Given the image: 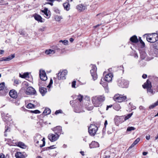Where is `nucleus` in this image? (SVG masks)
I'll return each instance as SVG.
<instances>
[{
  "instance_id": "f257e3e1",
  "label": "nucleus",
  "mask_w": 158,
  "mask_h": 158,
  "mask_svg": "<svg viewBox=\"0 0 158 158\" xmlns=\"http://www.w3.org/2000/svg\"><path fill=\"white\" fill-rule=\"evenodd\" d=\"M105 98L104 95L96 96L93 97L91 99L94 106L98 107L102 105V103L105 100Z\"/></svg>"
},
{
  "instance_id": "f03ea898",
  "label": "nucleus",
  "mask_w": 158,
  "mask_h": 158,
  "mask_svg": "<svg viewBox=\"0 0 158 158\" xmlns=\"http://www.w3.org/2000/svg\"><path fill=\"white\" fill-rule=\"evenodd\" d=\"M146 39L148 41L151 43H154L158 40V34L155 33L149 34L147 37Z\"/></svg>"
},
{
  "instance_id": "7ed1b4c3",
  "label": "nucleus",
  "mask_w": 158,
  "mask_h": 158,
  "mask_svg": "<svg viewBox=\"0 0 158 158\" xmlns=\"http://www.w3.org/2000/svg\"><path fill=\"white\" fill-rule=\"evenodd\" d=\"M143 87L144 89H147L148 92L150 93L151 95H153L155 93L153 91L151 88L152 86L151 82L149 80H147L146 82L143 85Z\"/></svg>"
},
{
  "instance_id": "20e7f679",
  "label": "nucleus",
  "mask_w": 158,
  "mask_h": 158,
  "mask_svg": "<svg viewBox=\"0 0 158 158\" xmlns=\"http://www.w3.org/2000/svg\"><path fill=\"white\" fill-rule=\"evenodd\" d=\"M118 84L120 87L127 88L128 86V83L127 80L121 78L118 80Z\"/></svg>"
},
{
  "instance_id": "39448f33",
  "label": "nucleus",
  "mask_w": 158,
  "mask_h": 158,
  "mask_svg": "<svg viewBox=\"0 0 158 158\" xmlns=\"http://www.w3.org/2000/svg\"><path fill=\"white\" fill-rule=\"evenodd\" d=\"M98 127L95 125H91L88 128V132L91 136H94L98 130Z\"/></svg>"
},
{
  "instance_id": "423d86ee",
  "label": "nucleus",
  "mask_w": 158,
  "mask_h": 158,
  "mask_svg": "<svg viewBox=\"0 0 158 158\" xmlns=\"http://www.w3.org/2000/svg\"><path fill=\"white\" fill-rule=\"evenodd\" d=\"M127 98L126 96H123L122 95L117 94L114 95L113 99L116 102H121L125 101Z\"/></svg>"
},
{
  "instance_id": "0eeeda50",
  "label": "nucleus",
  "mask_w": 158,
  "mask_h": 158,
  "mask_svg": "<svg viewBox=\"0 0 158 158\" xmlns=\"http://www.w3.org/2000/svg\"><path fill=\"white\" fill-rule=\"evenodd\" d=\"M60 135L58 134L50 133L48 136V139L51 142H53L56 141L59 138Z\"/></svg>"
},
{
  "instance_id": "6e6552de",
  "label": "nucleus",
  "mask_w": 158,
  "mask_h": 158,
  "mask_svg": "<svg viewBox=\"0 0 158 158\" xmlns=\"http://www.w3.org/2000/svg\"><path fill=\"white\" fill-rule=\"evenodd\" d=\"M67 71L66 70H64L61 72H60L58 73L57 77L59 80H64L65 79V76L67 74Z\"/></svg>"
},
{
  "instance_id": "1a4fd4ad",
  "label": "nucleus",
  "mask_w": 158,
  "mask_h": 158,
  "mask_svg": "<svg viewBox=\"0 0 158 158\" xmlns=\"http://www.w3.org/2000/svg\"><path fill=\"white\" fill-rule=\"evenodd\" d=\"M97 67L95 65H92V69L90 70V73L94 80H96L97 78L96 73Z\"/></svg>"
},
{
  "instance_id": "9d476101",
  "label": "nucleus",
  "mask_w": 158,
  "mask_h": 158,
  "mask_svg": "<svg viewBox=\"0 0 158 158\" xmlns=\"http://www.w3.org/2000/svg\"><path fill=\"white\" fill-rule=\"evenodd\" d=\"M40 76L41 80L42 81H45L47 79L46 73L44 70H40Z\"/></svg>"
},
{
  "instance_id": "9b49d317",
  "label": "nucleus",
  "mask_w": 158,
  "mask_h": 158,
  "mask_svg": "<svg viewBox=\"0 0 158 158\" xmlns=\"http://www.w3.org/2000/svg\"><path fill=\"white\" fill-rule=\"evenodd\" d=\"M41 139V135L39 134H36L34 137V142L35 143V145L36 146L39 147L40 145L39 144V140Z\"/></svg>"
},
{
  "instance_id": "f8f14e48",
  "label": "nucleus",
  "mask_w": 158,
  "mask_h": 158,
  "mask_svg": "<svg viewBox=\"0 0 158 158\" xmlns=\"http://www.w3.org/2000/svg\"><path fill=\"white\" fill-rule=\"evenodd\" d=\"M3 119L4 121L6 122V123L12 124V123L13 122L11 116L8 114H6Z\"/></svg>"
},
{
  "instance_id": "ddd939ff",
  "label": "nucleus",
  "mask_w": 158,
  "mask_h": 158,
  "mask_svg": "<svg viewBox=\"0 0 158 158\" xmlns=\"http://www.w3.org/2000/svg\"><path fill=\"white\" fill-rule=\"evenodd\" d=\"M9 95L12 98L15 99L17 97V93L14 90L12 89L10 91L9 93Z\"/></svg>"
},
{
  "instance_id": "4468645a",
  "label": "nucleus",
  "mask_w": 158,
  "mask_h": 158,
  "mask_svg": "<svg viewBox=\"0 0 158 158\" xmlns=\"http://www.w3.org/2000/svg\"><path fill=\"white\" fill-rule=\"evenodd\" d=\"M53 131L56 134H61L62 132V127L60 126H56L53 129Z\"/></svg>"
},
{
  "instance_id": "2eb2a0df",
  "label": "nucleus",
  "mask_w": 158,
  "mask_h": 158,
  "mask_svg": "<svg viewBox=\"0 0 158 158\" xmlns=\"http://www.w3.org/2000/svg\"><path fill=\"white\" fill-rule=\"evenodd\" d=\"M27 92L31 94H35L36 91L34 88L32 87H29L27 89Z\"/></svg>"
},
{
  "instance_id": "dca6fc26",
  "label": "nucleus",
  "mask_w": 158,
  "mask_h": 158,
  "mask_svg": "<svg viewBox=\"0 0 158 158\" xmlns=\"http://www.w3.org/2000/svg\"><path fill=\"white\" fill-rule=\"evenodd\" d=\"M5 87V83L4 82H2L0 84V91L3 92L4 91L5 93H7L8 91L9 90L6 88V89H4V88Z\"/></svg>"
},
{
  "instance_id": "f3484780",
  "label": "nucleus",
  "mask_w": 158,
  "mask_h": 158,
  "mask_svg": "<svg viewBox=\"0 0 158 158\" xmlns=\"http://www.w3.org/2000/svg\"><path fill=\"white\" fill-rule=\"evenodd\" d=\"M112 77L113 76L111 73L108 74L106 75L105 80V81L107 82L110 81L112 80Z\"/></svg>"
},
{
  "instance_id": "a211bd4d",
  "label": "nucleus",
  "mask_w": 158,
  "mask_h": 158,
  "mask_svg": "<svg viewBox=\"0 0 158 158\" xmlns=\"http://www.w3.org/2000/svg\"><path fill=\"white\" fill-rule=\"evenodd\" d=\"M39 91L43 96L47 92V89L44 87H40Z\"/></svg>"
},
{
  "instance_id": "6ab92c4d",
  "label": "nucleus",
  "mask_w": 158,
  "mask_h": 158,
  "mask_svg": "<svg viewBox=\"0 0 158 158\" xmlns=\"http://www.w3.org/2000/svg\"><path fill=\"white\" fill-rule=\"evenodd\" d=\"M89 147L91 148H92L99 147V144L97 142L94 141H92L91 143L89 144Z\"/></svg>"
},
{
  "instance_id": "aec40b11",
  "label": "nucleus",
  "mask_w": 158,
  "mask_h": 158,
  "mask_svg": "<svg viewBox=\"0 0 158 158\" xmlns=\"http://www.w3.org/2000/svg\"><path fill=\"white\" fill-rule=\"evenodd\" d=\"M64 9L67 11H69L70 9V5L69 2H66L63 4Z\"/></svg>"
},
{
  "instance_id": "412c9836",
  "label": "nucleus",
  "mask_w": 158,
  "mask_h": 158,
  "mask_svg": "<svg viewBox=\"0 0 158 158\" xmlns=\"http://www.w3.org/2000/svg\"><path fill=\"white\" fill-rule=\"evenodd\" d=\"M130 41L134 43H136L139 41L137 37L135 35H134L131 37L130 38Z\"/></svg>"
},
{
  "instance_id": "4be33fe9",
  "label": "nucleus",
  "mask_w": 158,
  "mask_h": 158,
  "mask_svg": "<svg viewBox=\"0 0 158 158\" xmlns=\"http://www.w3.org/2000/svg\"><path fill=\"white\" fill-rule=\"evenodd\" d=\"M77 7V10L80 11H82L86 9V6L81 4L78 5Z\"/></svg>"
},
{
  "instance_id": "5701e85b",
  "label": "nucleus",
  "mask_w": 158,
  "mask_h": 158,
  "mask_svg": "<svg viewBox=\"0 0 158 158\" xmlns=\"http://www.w3.org/2000/svg\"><path fill=\"white\" fill-rule=\"evenodd\" d=\"M16 144L18 146L21 148L25 149L27 148V146L25 144L21 142H17Z\"/></svg>"
},
{
  "instance_id": "b1692460",
  "label": "nucleus",
  "mask_w": 158,
  "mask_h": 158,
  "mask_svg": "<svg viewBox=\"0 0 158 158\" xmlns=\"http://www.w3.org/2000/svg\"><path fill=\"white\" fill-rule=\"evenodd\" d=\"M15 156L16 158H25V156L20 152H17L15 154Z\"/></svg>"
},
{
  "instance_id": "393cba45",
  "label": "nucleus",
  "mask_w": 158,
  "mask_h": 158,
  "mask_svg": "<svg viewBox=\"0 0 158 158\" xmlns=\"http://www.w3.org/2000/svg\"><path fill=\"white\" fill-rule=\"evenodd\" d=\"M51 112V110L49 108H46L43 112L42 114L43 115H46L50 114Z\"/></svg>"
},
{
  "instance_id": "a878e982",
  "label": "nucleus",
  "mask_w": 158,
  "mask_h": 158,
  "mask_svg": "<svg viewBox=\"0 0 158 158\" xmlns=\"http://www.w3.org/2000/svg\"><path fill=\"white\" fill-rule=\"evenodd\" d=\"M9 124L10 123H6V125L5 131V133L10 131L11 124Z\"/></svg>"
},
{
  "instance_id": "bb28decb",
  "label": "nucleus",
  "mask_w": 158,
  "mask_h": 158,
  "mask_svg": "<svg viewBox=\"0 0 158 158\" xmlns=\"http://www.w3.org/2000/svg\"><path fill=\"white\" fill-rule=\"evenodd\" d=\"M34 17L35 20L40 22H43L42 20V18L40 15H36L34 16Z\"/></svg>"
},
{
  "instance_id": "cd10ccee",
  "label": "nucleus",
  "mask_w": 158,
  "mask_h": 158,
  "mask_svg": "<svg viewBox=\"0 0 158 158\" xmlns=\"http://www.w3.org/2000/svg\"><path fill=\"white\" fill-rule=\"evenodd\" d=\"M15 57V55L14 54H11V55L7 57H6V59L4 60L5 61H9Z\"/></svg>"
},
{
  "instance_id": "c85d7f7f",
  "label": "nucleus",
  "mask_w": 158,
  "mask_h": 158,
  "mask_svg": "<svg viewBox=\"0 0 158 158\" xmlns=\"http://www.w3.org/2000/svg\"><path fill=\"white\" fill-rule=\"evenodd\" d=\"M113 108L115 110L118 111L121 109V107L119 104H116L114 105Z\"/></svg>"
},
{
  "instance_id": "c756f323",
  "label": "nucleus",
  "mask_w": 158,
  "mask_h": 158,
  "mask_svg": "<svg viewBox=\"0 0 158 158\" xmlns=\"http://www.w3.org/2000/svg\"><path fill=\"white\" fill-rule=\"evenodd\" d=\"M19 76L22 78H25L29 77V73H24L23 74H20Z\"/></svg>"
},
{
  "instance_id": "7c9ffc66",
  "label": "nucleus",
  "mask_w": 158,
  "mask_h": 158,
  "mask_svg": "<svg viewBox=\"0 0 158 158\" xmlns=\"http://www.w3.org/2000/svg\"><path fill=\"white\" fill-rule=\"evenodd\" d=\"M158 105V101H156V102H155L154 103L151 105L149 107V108L150 109H152Z\"/></svg>"
},
{
  "instance_id": "2f4dec72",
  "label": "nucleus",
  "mask_w": 158,
  "mask_h": 158,
  "mask_svg": "<svg viewBox=\"0 0 158 158\" xmlns=\"http://www.w3.org/2000/svg\"><path fill=\"white\" fill-rule=\"evenodd\" d=\"M74 111L76 113H80L84 111L81 109L79 108L78 107H77L75 108Z\"/></svg>"
},
{
  "instance_id": "473e14b6",
  "label": "nucleus",
  "mask_w": 158,
  "mask_h": 158,
  "mask_svg": "<svg viewBox=\"0 0 158 158\" xmlns=\"http://www.w3.org/2000/svg\"><path fill=\"white\" fill-rule=\"evenodd\" d=\"M48 9L47 8H45L44 10L41 11L47 17L48 16Z\"/></svg>"
},
{
  "instance_id": "72a5a7b5",
  "label": "nucleus",
  "mask_w": 158,
  "mask_h": 158,
  "mask_svg": "<svg viewBox=\"0 0 158 158\" xmlns=\"http://www.w3.org/2000/svg\"><path fill=\"white\" fill-rule=\"evenodd\" d=\"M146 56V54L145 52H142L140 53V57L142 59H144Z\"/></svg>"
},
{
  "instance_id": "f704fd0d",
  "label": "nucleus",
  "mask_w": 158,
  "mask_h": 158,
  "mask_svg": "<svg viewBox=\"0 0 158 158\" xmlns=\"http://www.w3.org/2000/svg\"><path fill=\"white\" fill-rule=\"evenodd\" d=\"M135 129V128L134 127H128L127 128V131H132L134 130Z\"/></svg>"
},
{
  "instance_id": "c9c22d12",
  "label": "nucleus",
  "mask_w": 158,
  "mask_h": 158,
  "mask_svg": "<svg viewBox=\"0 0 158 158\" xmlns=\"http://www.w3.org/2000/svg\"><path fill=\"white\" fill-rule=\"evenodd\" d=\"M133 114V113L129 114L126 116L124 118V121H126L127 120L130 118Z\"/></svg>"
},
{
  "instance_id": "e433bc0d",
  "label": "nucleus",
  "mask_w": 158,
  "mask_h": 158,
  "mask_svg": "<svg viewBox=\"0 0 158 158\" xmlns=\"http://www.w3.org/2000/svg\"><path fill=\"white\" fill-rule=\"evenodd\" d=\"M52 53H54V51L51 49L46 50L45 52V53L47 55H49Z\"/></svg>"
},
{
  "instance_id": "4c0bfd02",
  "label": "nucleus",
  "mask_w": 158,
  "mask_h": 158,
  "mask_svg": "<svg viewBox=\"0 0 158 158\" xmlns=\"http://www.w3.org/2000/svg\"><path fill=\"white\" fill-rule=\"evenodd\" d=\"M35 105L31 103L28 104L27 106V107L28 108H32L35 107Z\"/></svg>"
},
{
  "instance_id": "58836bf2",
  "label": "nucleus",
  "mask_w": 158,
  "mask_h": 158,
  "mask_svg": "<svg viewBox=\"0 0 158 158\" xmlns=\"http://www.w3.org/2000/svg\"><path fill=\"white\" fill-rule=\"evenodd\" d=\"M62 17L61 16H59L56 15L55 16V19L56 21H59L61 19H62Z\"/></svg>"
},
{
  "instance_id": "ea45409f",
  "label": "nucleus",
  "mask_w": 158,
  "mask_h": 158,
  "mask_svg": "<svg viewBox=\"0 0 158 158\" xmlns=\"http://www.w3.org/2000/svg\"><path fill=\"white\" fill-rule=\"evenodd\" d=\"M152 79H153V81L155 83H156L157 84H158V77H153L152 78Z\"/></svg>"
},
{
  "instance_id": "a19ab883",
  "label": "nucleus",
  "mask_w": 158,
  "mask_h": 158,
  "mask_svg": "<svg viewBox=\"0 0 158 158\" xmlns=\"http://www.w3.org/2000/svg\"><path fill=\"white\" fill-rule=\"evenodd\" d=\"M44 138H43L42 139H41V140H40L41 142L42 141H43V143L42 145H40L39 147H40V148H42L45 145V142L44 140Z\"/></svg>"
},
{
  "instance_id": "79ce46f5",
  "label": "nucleus",
  "mask_w": 158,
  "mask_h": 158,
  "mask_svg": "<svg viewBox=\"0 0 158 158\" xmlns=\"http://www.w3.org/2000/svg\"><path fill=\"white\" fill-rule=\"evenodd\" d=\"M19 32L20 35H22L24 36H26L27 35V34L25 33L23 30H21L20 31H19Z\"/></svg>"
},
{
  "instance_id": "37998d69",
  "label": "nucleus",
  "mask_w": 158,
  "mask_h": 158,
  "mask_svg": "<svg viewBox=\"0 0 158 158\" xmlns=\"http://www.w3.org/2000/svg\"><path fill=\"white\" fill-rule=\"evenodd\" d=\"M104 16V14L102 13H100L97 15V16H99V19H101L102 17H103Z\"/></svg>"
},
{
  "instance_id": "c03bdc74",
  "label": "nucleus",
  "mask_w": 158,
  "mask_h": 158,
  "mask_svg": "<svg viewBox=\"0 0 158 158\" xmlns=\"http://www.w3.org/2000/svg\"><path fill=\"white\" fill-rule=\"evenodd\" d=\"M129 107L131 106V107L130 108H131L132 110H134V109H136V107L135 106L133 105L131 103H129Z\"/></svg>"
},
{
  "instance_id": "a18cd8bd",
  "label": "nucleus",
  "mask_w": 158,
  "mask_h": 158,
  "mask_svg": "<svg viewBox=\"0 0 158 158\" xmlns=\"http://www.w3.org/2000/svg\"><path fill=\"white\" fill-rule=\"evenodd\" d=\"M82 98H83L82 96H81V95H79L78 96V98H77V99L80 101V102H81V101L82 100Z\"/></svg>"
},
{
  "instance_id": "49530a36",
  "label": "nucleus",
  "mask_w": 158,
  "mask_h": 158,
  "mask_svg": "<svg viewBox=\"0 0 158 158\" xmlns=\"http://www.w3.org/2000/svg\"><path fill=\"white\" fill-rule=\"evenodd\" d=\"M139 41L141 44H142V46L143 47H144L145 46V44L144 42L142 41V40L141 39V37H139Z\"/></svg>"
},
{
  "instance_id": "de8ad7c7",
  "label": "nucleus",
  "mask_w": 158,
  "mask_h": 158,
  "mask_svg": "<svg viewBox=\"0 0 158 158\" xmlns=\"http://www.w3.org/2000/svg\"><path fill=\"white\" fill-rule=\"evenodd\" d=\"M31 112L35 114H39L40 113V111L38 110H35L33 111H31Z\"/></svg>"
},
{
  "instance_id": "09e8293b",
  "label": "nucleus",
  "mask_w": 158,
  "mask_h": 158,
  "mask_svg": "<svg viewBox=\"0 0 158 158\" xmlns=\"http://www.w3.org/2000/svg\"><path fill=\"white\" fill-rule=\"evenodd\" d=\"M62 113V110H59L56 111L55 112V114L56 115L59 113Z\"/></svg>"
},
{
  "instance_id": "8fccbe9b",
  "label": "nucleus",
  "mask_w": 158,
  "mask_h": 158,
  "mask_svg": "<svg viewBox=\"0 0 158 158\" xmlns=\"http://www.w3.org/2000/svg\"><path fill=\"white\" fill-rule=\"evenodd\" d=\"M140 139L139 138H137L134 142V143L136 145L140 141Z\"/></svg>"
},
{
  "instance_id": "3c124183",
  "label": "nucleus",
  "mask_w": 158,
  "mask_h": 158,
  "mask_svg": "<svg viewBox=\"0 0 158 158\" xmlns=\"http://www.w3.org/2000/svg\"><path fill=\"white\" fill-rule=\"evenodd\" d=\"M68 41L67 40H64L63 41L62 43L64 45H66L68 44Z\"/></svg>"
},
{
  "instance_id": "603ef678",
  "label": "nucleus",
  "mask_w": 158,
  "mask_h": 158,
  "mask_svg": "<svg viewBox=\"0 0 158 158\" xmlns=\"http://www.w3.org/2000/svg\"><path fill=\"white\" fill-rule=\"evenodd\" d=\"M139 108L140 109V110H143L144 111L145 110V108L143 106H139Z\"/></svg>"
},
{
  "instance_id": "864d4df0",
  "label": "nucleus",
  "mask_w": 158,
  "mask_h": 158,
  "mask_svg": "<svg viewBox=\"0 0 158 158\" xmlns=\"http://www.w3.org/2000/svg\"><path fill=\"white\" fill-rule=\"evenodd\" d=\"M76 81H73L72 83V87L73 88H75Z\"/></svg>"
},
{
  "instance_id": "5fc2aeb1",
  "label": "nucleus",
  "mask_w": 158,
  "mask_h": 158,
  "mask_svg": "<svg viewBox=\"0 0 158 158\" xmlns=\"http://www.w3.org/2000/svg\"><path fill=\"white\" fill-rule=\"evenodd\" d=\"M39 86L40 87H41L42 86H44V85H43V82L41 81H39Z\"/></svg>"
},
{
  "instance_id": "6e6d98bb",
  "label": "nucleus",
  "mask_w": 158,
  "mask_h": 158,
  "mask_svg": "<svg viewBox=\"0 0 158 158\" xmlns=\"http://www.w3.org/2000/svg\"><path fill=\"white\" fill-rule=\"evenodd\" d=\"M54 11L55 12L58 14L60 13V12L59 10L57 8H55L54 9Z\"/></svg>"
},
{
  "instance_id": "4d7b16f0",
  "label": "nucleus",
  "mask_w": 158,
  "mask_h": 158,
  "mask_svg": "<svg viewBox=\"0 0 158 158\" xmlns=\"http://www.w3.org/2000/svg\"><path fill=\"white\" fill-rule=\"evenodd\" d=\"M154 47L156 49L158 50V43H157L155 44Z\"/></svg>"
},
{
  "instance_id": "13d9d810",
  "label": "nucleus",
  "mask_w": 158,
  "mask_h": 158,
  "mask_svg": "<svg viewBox=\"0 0 158 158\" xmlns=\"http://www.w3.org/2000/svg\"><path fill=\"white\" fill-rule=\"evenodd\" d=\"M135 145V143L134 142L132 144L131 146L129 147V149H131Z\"/></svg>"
},
{
  "instance_id": "bf43d9fd",
  "label": "nucleus",
  "mask_w": 158,
  "mask_h": 158,
  "mask_svg": "<svg viewBox=\"0 0 158 158\" xmlns=\"http://www.w3.org/2000/svg\"><path fill=\"white\" fill-rule=\"evenodd\" d=\"M0 158H5V156L2 153L0 154Z\"/></svg>"
},
{
  "instance_id": "052dcab7",
  "label": "nucleus",
  "mask_w": 158,
  "mask_h": 158,
  "mask_svg": "<svg viewBox=\"0 0 158 158\" xmlns=\"http://www.w3.org/2000/svg\"><path fill=\"white\" fill-rule=\"evenodd\" d=\"M45 29L44 27H42V28H40L39 29V31H44Z\"/></svg>"
},
{
  "instance_id": "680f3d73",
  "label": "nucleus",
  "mask_w": 158,
  "mask_h": 158,
  "mask_svg": "<svg viewBox=\"0 0 158 158\" xmlns=\"http://www.w3.org/2000/svg\"><path fill=\"white\" fill-rule=\"evenodd\" d=\"M54 145H52L49 147H48V148L50 149H52L55 148V147H54Z\"/></svg>"
},
{
  "instance_id": "e2e57ef3",
  "label": "nucleus",
  "mask_w": 158,
  "mask_h": 158,
  "mask_svg": "<svg viewBox=\"0 0 158 158\" xmlns=\"http://www.w3.org/2000/svg\"><path fill=\"white\" fill-rule=\"evenodd\" d=\"M112 105H110L109 106H107L106 108V110H108L109 108L111 107H112Z\"/></svg>"
},
{
  "instance_id": "0e129e2a",
  "label": "nucleus",
  "mask_w": 158,
  "mask_h": 158,
  "mask_svg": "<svg viewBox=\"0 0 158 158\" xmlns=\"http://www.w3.org/2000/svg\"><path fill=\"white\" fill-rule=\"evenodd\" d=\"M49 4L52 6H53V3H52V2H46L45 4Z\"/></svg>"
},
{
  "instance_id": "69168bd1",
  "label": "nucleus",
  "mask_w": 158,
  "mask_h": 158,
  "mask_svg": "<svg viewBox=\"0 0 158 158\" xmlns=\"http://www.w3.org/2000/svg\"><path fill=\"white\" fill-rule=\"evenodd\" d=\"M147 77V75L146 74H143V76H142V77L144 78V79H145Z\"/></svg>"
},
{
  "instance_id": "338daca9",
  "label": "nucleus",
  "mask_w": 158,
  "mask_h": 158,
  "mask_svg": "<svg viewBox=\"0 0 158 158\" xmlns=\"http://www.w3.org/2000/svg\"><path fill=\"white\" fill-rule=\"evenodd\" d=\"M6 59V57H3L0 59V61H5L4 60Z\"/></svg>"
},
{
  "instance_id": "774afa93",
  "label": "nucleus",
  "mask_w": 158,
  "mask_h": 158,
  "mask_svg": "<svg viewBox=\"0 0 158 158\" xmlns=\"http://www.w3.org/2000/svg\"><path fill=\"white\" fill-rule=\"evenodd\" d=\"M4 52V50H0V54H2Z\"/></svg>"
}]
</instances>
